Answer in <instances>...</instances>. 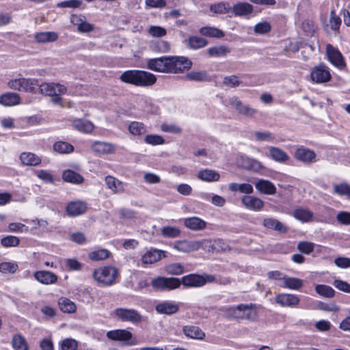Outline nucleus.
<instances>
[{
  "label": "nucleus",
  "mask_w": 350,
  "mask_h": 350,
  "mask_svg": "<svg viewBox=\"0 0 350 350\" xmlns=\"http://www.w3.org/2000/svg\"><path fill=\"white\" fill-rule=\"evenodd\" d=\"M118 271L113 266H105L96 269L93 271V278L99 284L111 286L116 282Z\"/></svg>",
  "instance_id": "7ed1b4c3"
},
{
  "label": "nucleus",
  "mask_w": 350,
  "mask_h": 350,
  "mask_svg": "<svg viewBox=\"0 0 350 350\" xmlns=\"http://www.w3.org/2000/svg\"><path fill=\"white\" fill-rule=\"evenodd\" d=\"M184 225L189 230L198 231L206 227V222L198 217H191L184 219Z\"/></svg>",
  "instance_id": "6ab92c4d"
},
{
  "label": "nucleus",
  "mask_w": 350,
  "mask_h": 350,
  "mask_svg": "<svg viewBox=\"0 0 350 350\" xmlns=\"http://www.w3.org/2000/svg\"><path fill=\"white\" fill-rule=\"evenodd\" d=\"M19 96L16 93L8 92L0 96V103L5 106H12L19 103Z\"/></svg>",
  "instance_id": "473e14b6"
},
{
  "label": "nucleus",
  "mask_w": 350,
  "mask_h": 350,
  "mask_svg": "<svg viewBox=\"0 0 350 350\" xmlns=\"http://www.w3.org/2000/svg\"><path fill=\"white\" fill-rule=\"evenodd\" d=\"M185 78L187 80L197 82L207 81L209 80V76L204 70L191 71L185 75Z\"/></svg>",
  "instance_id": "c9c22d12"
},
{
  "label": "nucleus",
  "mask_w": 350,
  "mask_h": 350,
  "mask_svg": "<svg viewBox=\"0 0 350 350\" xmlns=\"http://www.w3.org/2000/svg\"><path fill=\"white\" fill-rule=\"evenodd\" d=\"M73 126L79 131L90 133L94 129V124L85 119H77L72 122Z\"/></svg>",
  "instance_id": "7c9ffc66"
},
{
  "label": "nucleus",
  "mask_w": 350,
  "mask_h": 350,
  "mask_svg": "<svg viewBox=\"0 0 350 350\" xmlns=\"http://www.w3.org/2000/svg\"><path fill=\"white\" fill-rule=\"evenodd\" d=\"M247 79V76H237V75H230L226 76L224 78L223 85L228 87H236V86H247V85H253L252 84L247 83L245 82V79Z\"/></svg>",
  "instance_id": "aec40b11"
},
{
  "label": "nucleus",
  "mask_w": 350,
  "mask_h": 350,
  "mask_svg": "<svg viewBox=\"0 0 350 350\" xmlns=\"http://www.w3.org/2000/svg\"><path fill=\"white\" fill-rule=\"evenodd\" d=\"M203 243H211V241H187V240L178 241L175 242V243L174 245V248L179 252L189 253V252H191L198 250L200 247H201Z\"/></svg>",
  "instance_id": "6e6552de"
},
{
  "label": "nucleus",
  "mask_w": 350,
  "mask_h": 350,
  "mask_svg": "<svg viewBox=\"0 0 350 350\" xmlns=\"http://www.w3.org/2000/svg\"><path fill=\"white\" fill-rule=\"evenodd\" d=\"M256 189L262 194L273 195L276 193V187L269 180L260 179L255 183Z\"/></svg>",
  "instance_id": "f3484780"
},
{
  "label": "nucleus",
  "mask_w": 350,
  "mask_h": 350,
  "mask_svg": "<svg viewBox=\"0 0 350 350\" xmlns=\"http://www.w3.org/2000/svg\"><path fill=\"white\" fill-rule=\"evenodd\" d=\"M210 10L211 12L216 14H226L231 10V8L228 6V3L221 2L211 5Z\"/></svg>",
  "instance_id": "864d4df0"
},
{
  "label": "nucleus",
  "mask_w": 350,
  "mask_h": 350,
  "mask_svg": "<svg viewBox=\"0 0 350 350\" xmlns=\"http://www.w3.org/2000/svg\"><path fill=\"white\" fill-rule=\"evenodd\" d=\"M334 286L338 290L345 293H350V284L341 280H336L334 282Z\"/></svg>",
  "instance_id": "338daca9"
},
{
  "label": "nucleus",
  "mask_w": 350,
  "mask_h": 350,
  "mask_svg": "<svg viewBox=\"0 0 350 350\" xmlns=\"http://www.w3.org/2000/svg\"><path fill=\"white\" fill-rule=\"evenodd\" d=\"M18 269L15 262H4L0 264V272L3 273H14Z\"/></svg>",
  "instance_id": "6e6d98bb"
},
{
  "label": "nucleus",
  "mask_w": 350,
  "mask_h": 350,
  "mask_svg": "<svg viewBox=\"0 0 350 350\" xmlns=\"http://www.w3.org/2000/svg\"><path fill=\"white\" fill-rule=\"evenodd\" d=\"M33 275L36 280L44 284H52L57 280V276L48 271H38L34 273Z\"/></svg>",
  "instance_id": "2eb2a0df"
},
{
  "label": "nucleus",
  "mask_w": 350,
  "mask_h": 350,
  "mask_svg": "<svg viewBox=\"0 0 350 350\" xmlns=\"http://www.w3.org/2000/svg\"><path fill=\"white\" fill-rule=\"evenodd\" d=\"M275 301L282 306L293 307L299 303V298L293 294H280L276 296Z\"/></svg>",
  "instance_id": "dca6fc26"
},
{
  "label": "nucleus",
  "mask_w": 350,
  "mask_h": 350,
  "mask_svg": "<svg viewBox=\"0 0 350 350\" xmlns=\"http://www.w3.org/2000/svg\"><path fill=\"white\" fill-rule=\"evenodd\" d=\"M154 288L159 291H170L178 288L180 280L176 278L158 277L151 282Z\"/></svg>",
  "instance_id": "423d86ee"
},
{
  "label": "nucleus",
  "mask_w": 350,
  "mask_h": 350,
  "mask_svg": "<svg viewBox=\"0 0 350 350\" xmlns=\"http://www.w3.org/2000/svg\"><path fill=\"white\" fill-rule=\"evenodd\" d=\"M283 281V286L284 288L293 290H299L303 286V281L297 278H291L285 275Z\"/></svg>",
  "instance_id": "ea45409f"
},
{
  "label": "nucleus",
  "mask_w": 350,
  "mask_h": 350,
  "mask_svg": "<svg viewBox=\"0 0 350 350\" xmlns=\"http://www.w3.org/2000/svg\"><path fill=\"white\" fill-rule=\"evenodd\" d=\"M228 188L231 191H239L245 194H251L253 193V187L249 183H232L228 185Z\"/></svg>",
  "instance_id": "4c0bfd02"
},
{
  "label": "nucleus",
  "mask_w": 350,
  "mask_h": 350,
  "mask_svg": "<svg viewBox=\"0 0 350 350\" xmlns=\"http://www.w3.org/2000/svg\"><path fill=\"white\" fill-rule=\"evenodd\" d=\"M293 216L298 220L307 222L311 220L313 213L307 209L298 208L294 211Z\"/></svg>",
  "instance_id": "c03bdc74"
},
{
  "label": "nucleus",
  "mask_w": 350,
  "mask_h": 350,
  "mask_svg": "<svg viewBox=\"0 0 350 350\" xmlns=\"http://www.w3.org/2000/svg\"><path fill=\"white\" fill-rule=\"evenodd\" d=\"M294 157L297 160L306 164L316 161V153L314 151L304 146L298 147L294 153Z\"/></svg>",
  "instance_id": "9d476101"
},
{
  "label": "nucleus",
  "mask_w": 350,
  "mask_h": 350,
  "mask_svg": "<svg viewBox=\"0 0 350 350\" xmlns=\"http://www.w3.org/2000/svg\"><path fill=\"white\" fill-rule=\"evenodd\" d=\"M241 203L245 208L254 211H259L264 206V202L262 200L250 195L244 196L241 198Z\"/></svg>",
  "instance_id": "9b49d317"
},
{
  "label": "nucleus",
  "mask_w": 350,
  "mask_h": 350,
  "mask_svg": "<svg viewBox=\"0 0 350 350\" xmlns=\"http://www.w3.org/2000/svg\"><path fill=\"white\" fill-rule=\"evenodd\" d=\"M77 347V341L72 338H66L61 342L62 350H76Z\"/></svg>",
  "instance_id": "bf43d9fd"
},
{
  "label": "nucleus",
  "mask_w": 350,
  "mask_h": 350,
  "mask_svg": "<svg viewBox=\"0 0 350 350\" xmlns=\"http://www.w3.org/2000/svg\"><path fill=\"white\" fill-rule=\"evenodd\" d=\"M242 165L244 168L256 172L262 168V165L260 161L247 157L242 158Z\"/></svg>",
  "instance_id": "f704fd0d"
},
{
  "label": "nucleus",
  "mask_w": 350,
  "mask_h": 350,
  "mask_svg": "<svg viewBox=\"0 0 350 350\" xmlns=\"http://www.w3.org/2000/svg\"><path fill=\"white\" fill-rule=\"evenodd\" d=\"M57 38L58 36L54 31L40 32L35 35V39L39 43L53 42Z\"/></svg>",
  "instance_id": "72a5a7b5"
},
{
  "label": "nucleus",
  "mask_w": 350,
  "mask_h": 350,
  "mask_svg": "<svg viewBox=\"0 0 350 350\" xmlns=\"http://www.w3.org/2000/svg\"><path fill=\"white\" fill-rule=\"evenodd\" d=\"M207 44V40L199 36H190L188 39L189 47L192 49H198Z\"/></svg>",
  "instance_id": "37998d69"
},
{
  "label": "nucleus",
  "mask_w": 350,
  "mask_h": 350,
  "mask_svg": "<svg viewBox=\"0 0 350 350\" xmlns=\"http://www.w3.org/2000/svg\"><path fill=\"white\" fill-rule=\"evenodd\" d=\"M132 333L126 329H116L109 331L107 333V336L113 340L126 341L132 338Z\"/></svg>",
  "instance_id": "393cba45"
},
{
  "label": "nucleus",
  "mask_w": 350,
  "mask_h": 350,
  "mask_svg": "<svg viewBox=\"0 0 350 350\" xmlns=\"http://www.w3.org/2000/svg\"><path fill=\"white\" fill-rule=\"evenodd\" d=\"M254 137L259 142H273L275 139V135L269 131H256L254 133Z\"/></svg>",
  "instance_id": "3c124183"
},
{
  "label": "nucleus",
  "mask_w": 350,
  "mask_h": 350,
  "mask_svg": "<svg viewBox=\"0 0 350 350\" xmlns=\"http://www.w3.org/2000/svg\"><path fill=\"white\" fill-rule=\"evenodd\" d=\"M161 232L166 238H176L180 234V229L174 226H165L161 228Z\"/></svg>",
  "instance_id": "09e8293b"
},
{
  "label": "nucleus",
  "mask_w": 350,
  "mask_h": 350,
  "mask_svg": "<svg viewBox=\"0 0 350 350\" xmlns=\"http://www.w3.org/2000/svg\"><path fill=\"white\" fill-rule=\"evenodd\" d=\"M82 5V1L80 0H68L59 2L57 4L59 8H78Z\"/></svg>",
  "instance_id": "0e129e2a"
},
{
  "label": "nucleus",
  "mask_w": 350,
  "mask_h": 350,
  "mask_svg": "<svg viewBox=\"0 0 350 350\" xmlns=\"http://www.w3.org/2000/svg\"><path fill=\"white\" fill-rule=\"evenodd\" d=\"M53 150L61 154L70 153L73 151L74 147L68 142H57L54 144Z\"/></svg>",
  "instance_id": "49530a36"
},
{
  "label": "nucleus",
  "mask_w": 350,
  "mask_h": 350,
  "mask_svg": "<svg viewBox=\"0 0 350 350\" xmlns=\"http://www.w3.org/2000/svg\"><path fill=\"white\" fill-rule=\"evenodd\" d=\"M200 33L204 36L221 38L224 36V33L219 29L211 27H203L200 29Z\"/></svg>",
  "instance_id": "58836bf2"
},
{
  "label": "nucleus",
  "mask_w": 350,
  "mask_h": 350,
  "mask_svg": "<svg viewBox=\"0 0 350 350\" xmlns=\"http://www.w3.org/2000/svg\"><path fill=\"white\" fill-rule=\"evenodd\" d=\"M315 291L320 296L326 298H332L335 295V291L331 286L325 284H317Z\"/></svg>",
  "instance_id": "a19ab883"
},
{
  "label": "nucleus",
  "mask_w": 350,
  "mask_h": 350,
  "mask_svg": "<svg viewBox=\"0 0 350 350\" xmlns=\"http://www.w3.org/2000/svg\"><path fill=\"white\" fill-rule=\"evenodd\" d=\"M183 332L185 336L193 339L202 340L205 337L204 332L199 327L195 325L185 326Z\"/></svg>",
  "instance_id": "a878e982"
},
{
  "label": "nucleus",
  "mask_w": 350,
  "mask_h": 350,
  "mask_svg": "<svg viewBox=\"0 0 350 350\" xmlns=\"http://www.w3.org/2000/svg\"><path fill=\"white\" fill-rule=\"evenodd\" d=\"M20 159L25 165H38L41 163L40 158L31 152H23L20 155Z\"/></svg>",
  "instance_id": "2f4dec72"
},
{
  "label": "nucleus",
  "mask_w": 350,
  "mask_h": 350,
  "mask_svg": "<svg viewBox=\"0 0 350 350\" xmlns=\"http://www.w3.org/2000/svg\"><path fill=\"white\" fill-rule=\"evenodd\" d=\"M331 77L329 70L325 67H318L311 72L312 81L317 83H323L329 80Z\"/></svg>",
  "instance_id": "5701e85b"
},
{
  "label": "nucleus",
  "mask_w": 350,
  "mask_h": 350,
  "mask_svg": "<svg viewBox=\"0 0 350 350\" xmlns=\"http://www.w3.org/2000/svg\"><path fill=\"white\" fill-rule=\"evenodd\" d=\"M269 150V157L277 162L285 163L289 160L288 155L279 148L270 146Z\"/></svg>",
  "instance_id": "c756f323"
},
{
  "label": "nucleus",
  "mask_w": 350,
  "mask_h": 350,
  "mask_svg": "<svg viewBox=\"0 0 350 350\" xmlns=\"http://www.w3.org/2000/svg\"><path fill=\"white\" fill-rule=\"evenodd\" d=\"M253 6L246 2H239L234 4L232 8L236 16L248 17L253 12Z\"/></svg>",
  "instance_id": "4468645a"
},
{
  "label": "nucleus",
  "mask_w": 350,
  "mask_h": 350,
  "mask_svg": "<svg viewBox=\"0 0 350 350\" xmlns=\"http://www.w3.org/2000/svg\"><path fill=\"white\" fill-rule=\"evenodd\" d=\"M198 179L205 182H217L220 178L218 172L211 169H203L198 172Z\"/></svg>",
  "instance_id": "412c9836"
},
{
  "label": "nucleus",
  "mask_w": 350,
  "mask_h": 350,
  "mask_svg": "<svg viewBox=\"0 0 350 350\" xmlns=\"http://www.w3.org/2000/svg\"><path fill=\"white\" fill-rule=\"evenodd\" d=\"M110 252L107 250L100 249L98 250L92 251L89 253L88 257L92 260L98 261L107 259L109 257Z\"/></svg>",
  "instance_id": "a18cd8bd"
},
{
  "label": "nucleus",
  "mask_w": 350,
  "mask_h": 350,
  "mask_svg": "<svg viewBox=\"0 0 350 350\" xmlns=\"http://www.w3.org/2000/svg\"><path fill=\"white\" fill-rule=\"evenodd\" d=\"M238 319L252 320L254 318V312L252 310V305L239 304L237 306Z\"/></svg>",
  "instance_id": "bb28decb"
},
{
  "label": "nucleus",
  "mask_w": 350,
  "mask_h": 350,
  "mask_svg": "<svg viewBox=\"0 0 350 350\" xmlns=\"http://www.w3.org/2000/svg\"><path fill=\"white\" fill-rule=\"evenodd\" d=\"M20 239L14 236H7L1 239V243L4 247H16L19 245Z\"/></svg>",
  "instance_id": "13d9d810"
},
{
  "label": "nucleus",
  "mask_w": 350,
  "mask_h": 350,
  "mask_svg": "<svg viewBox=\"0 0 350 350\" xmlns=\"http://www.w3.org/2000/svg\"><path fill=\"white\" fill-rule=\"evenodd\" d=\"M165 271L170 275H181L184 272V267L180 263H172L165 267Z\"/></svg>",
  "instance_id": "5fc2aeb1"
},
{
  "label": "nucleus",
  "mask_w": 350,
  "mask_h": 350,
  "mask_svg": "<svg viewBox=\"0 0 350 350\" xmlns=\"http://www.w3.org/2000/svg\"><path fill=\"white\" fill-rule=\"evenodd\" d=\"M314 245L312 243L308 241L299 242L297 245V250L301 253L309 254L314 250Z\"/></svg>",
  "instance_id": "052dcab7"
},
{
  "label": "nucleus",
  "mask_w": 350,
  "mask_h": 350,
  "mask_svg": "<svg viewBox=\"0 0 350 350\" xmlns=\"http://www.w3.org/2000/svg\"><path fill=\"white\" fill-rule=\"evenodd\" d=\"M144 140L147 144L154 146L161 145L165 143L163 138L161 136L157 135H148L146 136Z\"/></svg>",
  "instance_id": "e2e57ef3"
},
{
  "label": "nucleus",
  "mask_w": 350,
  "mask_h": 350,
  "mask_svg": "<svg viewBox=\"0 0 350 350\" xmlns=\"http://www.w3.org/2000/svg\"><path fill=\"white\" fill-rule=\"evenodd\" d=\"M165 252L159 250H154L147 252L142 256V262L144 264H152L159 260L162 258L165 257Z\"/></svg>",
  "instance_id": "4be33fe9"
},
{
  "label": "nucleus",
  "mask_w": 350,
  "mask_h": 350,
  "mask_svg": "<svg viewBox=\"0 0 350 350\" xmlns=\"http://www.w3.org/2000/svg\"><path fill=\"white\" fill-rule=\"evenodd\" d=\"M148 33L152 37L160 38L165 36L167 31L163 27L159 26H150L148 29Z\"/></svg>",
  "instance_id": "680f3d73"
},
{
  "label": "nucleus",
  "mask_w": 350,
  "mask_h": 350,
  "mask_svg": "<svg viewBox=\"0 0 350 350\" xmlns=\"http://www.w3.org/2000/svg\"><path fill=\"white\" fill-rule=\"evenodd\" d=\"M181 284L187 287H200L205 284L202 275L198 274H189L182 278Z\"/></svg>",
  "instance_id": "ddd939ff"
},
{
  "label": "nucleus",
  "mask_w": 350,
  "mask_h": 350,
  "mask_svg": "<svg viewBox=\"0 0 350 350\" xmlns=\"http://www.w3.org/2000/svg\"><path fill=\"white\" fill-rule=\"evenodd\" d=\"M92 150L98 154H112L115 152L113 144L103 142H96L92 146Z\"/></svg>",
  "instance_id": "c85d7f7f"
},
{
  "label": "nucleus",
  "mask_w": 350,
  "mask_h": 350,
  "mask_svg": "<svg viewBox=\"0 0 350 350\" xmlns=\"http://www.w3.org/2000/svg\"><path fill=\"white\" fill-rule=\"evenodd\" d=\"M11 343L14 350H29L25 338L21 334H14Z\"/></svg>",
  "instance_id": "e433bc0d"
},
{
  "label": "nucleus",
  "mask_w": 350,
  "mask_h": 350,
  "mask_svg": "<svg viewBox=\"0 0 350 350\" xmlns=\"http://www.w3.org/2000/svg\"><path fill=\"white\" fill-rule=\"evenodd\" d=\"M155 310L161 314L172 315L179 310V306L174 301H165L155 306Z\"/></svg>",
  "instance_id": "f8f14e48"
},
{
  "label": "nucleus",
  "mask_w": 350,
  "mask_h": 350,
  "mask_svg": "<svg viewBox=\"0 0 350 350\" xmlns=\"http://www.w3.org/2000/svg\"><path fill=\"white\" fill-rule=\"evenodd\" d=\"M191 66L192 62L183 56L161 57L148 61L149 69L165 73H182L189 70Z\"/></svg>",
  "instance_id": "f257e3e1"
},
{
  "label": "nucleus",
  "mask_w": 350,
  "mask_h": 350,
  "mask_svg": "<svg viewBox=\"0 0 350 350\" xmlns=\"http://www.w3.org/2000/svg\"><path fill=\"white\" fill-rule=\"evenodd\" d=\"M62 179L66 182L77 185H81L84 181L83 177L80 174L71 170L63 172Z\"/></svg>",
  "instance_id": "cd10ccee"
},
{
  "label": "nucleus",
  "mask_w": 350,
  "mask_h": 350,
  "mask_svg": "<svg viewBox=\"0 0 350 350\" xmlns=\"http://www.w3.org/2000/svg\"><path fill=\"white\" fill-rule=\"evenodd\" d=\"M9 88H28L31 85H37L42 88L44 85H46V88H62V85L59 83H42L39 85L38 81L34 79H27L24 78H19L10 80L8 82Z\"/></svg>",
  "instance_id": "0eeeda50"
},
{
  "label": "nucleus",
  "mask_w": 350,
  "mask_h": 350,
  "mask_svg": "<svg viewBox=\"0 0 350 350\" xmlns=\"http://www.w3.org/2000/svg\"><path fill=\"white\" fill-rule=\"evenodd\" d=\"M326 53L330 62L340 69L345 67V59L341 53L330 44L326 46Z\"/></svg>",
  "instance_id": "1a4fd4ad"
},
{
  "label": "nucleus",
  "mask_w": 350,
  "mask_h": 350,
  "mask_svg": "<svg viewBox=\"0 0 350 350\" xmlns=\"http://www.w3.org/2000/svg\"><path fill=\"white\" fill-rule=\"evenodd\" d=\"M122 81L137 86H150L156 82V77L148 72L138 70L124 72L120 78Z\"/></svg>",
  "instance_id": "f03ea898"
},
{
  "label": "nucleus",
  "mask_w": 350,
  "mask_h": 350,
  "mask_svg": "<svg viewBox=\"0 0 350 350\" xmlns=\"http://www.w3.org/2000/svg\"><path fill=\"white\" fill-rule=\"evenodd\" d=\"M38 177L46 183H53V176L48 171L40 170L37 172Z\"/></svg>",
  "instance_id": "774afa93"
},
{
  "label": "nucleus",
  "mask_w": 350,
  "mask_h": 350,
  "mask_svg": "<svg viewBox=\"0 0 350 350\" xmlns=\"http://www.w3.org/2000/svg\"><path fill=\"white\" fill-rule=\"evenodd\" d=\"M271 29L270 23L267 21H263L257 23L254 27V31L257 34H265L269 32Z\"/></svg>",
  "instance_id": "4d7b16f0"
},
{
  "label": "nucleus",
  "mask_w": 350,
  "mask_h": 350,
  "mask_svg": "<svg viewBox=\"0 0 350 350\" xmlns=\"http://www.w3.org/2000/svg\"><path fill=\"white\" fill-rule=\"evenodd\" d=\"M59 309L67 313H72L76 311L77 307L75 304L71 300L62 297L59 300Z\"/></svg>",
  "instance_id": "79ce46f5"
},
{
  "label": "nucleus",
  "mask_w": 350,
  "mask_h": 350,
  "mask_svg": "<svg viewBox=\"0 0 350 350\" xmlns=\"http://www.w3.org/2000/svg\"><path fill=\"white\" fill-rule=\"evenodd\" d=\"M86 204L81 201L70 202L66 206V212L70 216L80 215L85 212Z\"/></svg>",
  "instance_id": "a211bd4d"
},
{
  "label": "nucleus",
  "mask_w": 350,
  "mask_h": 350,
  "mask_svg": "<svg viewBox=\"0 0 350 350\" xmlns=\"http://www.w3.org/2000/svg\"><path fill=\"white\" fill-rule=\"evenodd\" d=\"M107 187L114 193H122L124 191V183L116 178L108 175L105 178Z\"/></svg>",
  "instance_id": "b1692460"
},
{
  "label": "nucleus",
  "mask_w": 350,
  "mask_h": 350,
  "mask_svg": "<svg viewBox=\"0 0 350 350\" xmlns=\"http://www.w3.org/2000/svg\"><path fill=\"white\" fill-rule=\"evenodd\" d=\"M229 104L239 116L243 118L254 119L258 113L257 109L252 107L248 104L243 103L237 97L230 98Z\"/></svg>",
  "instance_id": "20e7f679"
},
{
  "label": "nucleus",
  "mask_w": 350,
  "mask_h": 350,
  "mask_svg": "<svg viewBox=\"0 0 350 350\" xmlns=\"http://www.w3.org/2000/svg\"><path fill=\"white\" fill-rule=\"evenodd\" d=\"M230 53L228 48L224 45L211 47L208 49V53L212 57L224 56Z\"/></svg>",
  "instance_id": "de8ad7c7"
},
{
  "label": "nucleus",
  "mask_w": 350,
  "mask_h": 350,
  "mask_svg": "<svg viewBox=\"0 0 350 350\" xmlns=\"http://www.w3.org/2000/svg\"><path fill=\"white\" fill-rule=\"evenodd\" d=\"M113 314L119 320L133 324H138L143 321V317L134 309L118 308L113 311Z\"/></svg>",
  "instance_id": "39448f33"
},
{
  "label": "nucleus",
  "mask_w": 350,
  "mask_h": 350,
  "mask_svg": "<svg viewBox=\"0 0 350 350\" xmlns=\"http://www.w3.org/2000/svg\"><path fill=\"white\" fill-rule=\"evenodd\" d=\"M336 219L342 225H350V213L341 211L336 215Z\"/></svg>",
  "instance_id": "69168bd1"
},
{
  "label": "nucleus",
  "mask_w": 350,
  "mask_h": 350,
  "mask_svg": "<svg viewBox=\"0 0 350 350\" xmlns=\"http://www.w3.org/2000/svg\"><path fill=\"white\" fill-rule=\"evenodd\" d=\"M129 131L134 135H140L146 132V129L142 123L133 122L129 124Z\"/></svg>",
  "instance_id": "603ef678"
},
{
  "label": "nucleus",
  "mask_w": 350,
  "mask_h": 350,
  "mask_svg": "<svg viewBox=\"0 0 350 350\" xmlns=\"http://www.w3.org/2000/svg\"><path fill=\"white\" fill-rule=\"evenodd\" d=\"M152 51L159 53H166L170 51L169 43L165 40H159L153 42L151 45Z\"/></svg>",
  "instance_id": "8fccbe9b"
}]
</instances>
